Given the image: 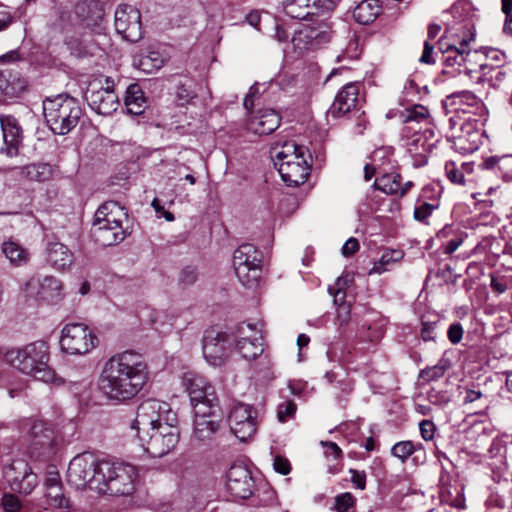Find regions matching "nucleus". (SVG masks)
<instances>
[{"instance_id":"f257e3e1","label":"nucleus","mask_w":512,"mask_h":512,"mask_svg":"<svg viewBox=\"0 0 512 512\" xmlns=\"http://www.w3.org/2000/svg\"><path fill=\"white\" fill-rule=\"evenodd\" d=\"M147 378V365L141 355L124 351L104 363L98 378V388L107 401L122 404L138 395Z\"/></svg>"},{"instance_id":"f03ea898","label":"nucleus","mask_w":512,"mask_h":512,"mask_svg":"<svg viewBox=\"0 0 512 512\" xmlns=\"http://www.w3.org/2000/svg\"><path fill=\"white\" fill-rule=\"evenodd\" d=\"M339 0H283L285 13L291 18L304 19L291 39L298 53L315 50L331 39L332 27L325 17Z\"/></svg>"},{"instance_id":"7ed1b4c3","label":"nucleus","mask_w":512,"mask_h":512,"mask_svg":"<svg viewBox=\"0 0 512 512\" xmlns=\"http://www.w3.org/2000/svg\"><path fill=\"white\" fill-rule=\"evenodd\" d=\"M49 358L48 346L42 341L13 347L4 353L6 362L21 373L44 383L61 385L63 380L49 366Z\"/></svg>"},{"instance_id":"20e7f679","label":"nucleus","mask_w":512,"mask_h":512,"mask_svg":"<svg viewBox=\"0 0 512 512\" xmlns=\"http://www.w3.org/2000/svg\"><path fill=\"white\" fill-rule=\"evenodd\" d=\"M474 41V34L469 33L463 38H448L443 36L438 41V49L442 54L441 62L443 64V73L453 75L455 73H465L467 76L477 72L474 64L478 62L481 55L477 51H472L469 47Z\"/></svg>"},{"instance_id":"39448f33","label":"nucleus","mask_w":512,"mask_h":512,"mask_svg":"<svg viewBox=\"0 0 512 512\" xmlns=\"http://www.w3.org/2000/svg\"><path fill=\"white\" fill-rule=\"evenodd\" d=\"M43 115L53 133L66 135L77 126L82 109L77 99L59 94L43 101Z\"/></svg>"},{"instance_id":"423d86ee","label":"nucleus","mask_w":512,"mask_h":512,"mask_svg":"<svg viewBox=\"0 0 512 512\" xmlns=\"http://www.w3.org/2000/svg\"><path fill=\"white\" fill-rule=\"evenodd\" d=\"M97 491L111 496H129L135 490L137 469L128 463L102 460Z\"/></svg>"},{"instance_id":"0eeeda50","label":"nucleus","mask_w":512,"mask_h":512,"mask_svg":"<svg viewBox=\"0 0 512 512\" xmlns=\"http://www.w3.org/2000/svg\"><path fill=\"white\" fill-rule=\"evenodd\" d=\"M262 252L250 243L240 245L233 254V268L239 282L247 287H256L262 276Z\"/></svg>"},{"instance_id":"6e6552de","label":"nucleus","mask_w":512,"mask_h":512,"mask_svg":"<svg viewBox=\"0 0 512 512\" xmlns=\"http://www.w3.org/2000/svg\"><path fill=\"white\" fill-rule=\"evenodd\" d=\"M169 422L178 423L177 414L170 404L157 399H147L138 406L131 429L135 430L137 435Z\"/></svg>"},{"instance_id":"1a4fd4ad","label":"nucleus","mask_w":512,"mask_h":512,"mask_svg":"<svg viewBox=\"0 0 512 512\" xmlns=\"http://www.w3.org/2000/svg\"><path fill=\"white\" fill-rule=\"evenodd\" d=\"M102 460H99L93 453L84 452L76 455L69 463L67 469V481L77 489L87 487L97 490L100 485V468Z\"/></svg>"},{"instance_id":"9d476101","label":"nucleus","mask_w":512,"mask_h":512,"mask_svg":"<svg viewBox=\"0 0 512 512\" xmlns=\"http://www.w3.org/2000/svg\"><path fill=\"white\" fill-rule=\"evenodd\" d=\"M178 423H166L146 433L137 434L141 446L152 457H163L170 453L179 442Z\"/></svg>"},{"instance_id":"9b49d317","label":"nucleus","mask_w":512,"mask_h":512,"mask_svg":"<svg viewBox=\"0 0 512 512\" xmlns=\"http://www.w3.org/2000/svg\"><path fill=\"white\" fill-rule=\"evenodd\" d=\"M97 336L84 323H68L61 331L60 347L70 355H85L97 346Z\"/></svg>"},{"instance_id":"f8f14e48","label":"nucleus","mask_w":512,"mask_h":512,"mask_svg":"<svg viewBox=\"0 0 512 512\" xmlns=\"http://www.w3.org/2000/svg\"><path fill=\"white\" fill-rule=\"evenodd\" d=\"M403 136L407 138V150L416 168L427 164L428 155L440 141L439 135L431 127L423 131L414 130L413 126H405Z\"/></svg>"},{"instance_id":"ddd939ff","label":"nucleus","mask_w":512,"mask_h":512,"mask_svg":"<svg viewBox=\"0 0 512 512\" xmlns=\"http://www.w3.org/2000/svg\"><path fill=\"white\" fill-rule=\"evenodd\" d=\"M27 425L31 455L43 459H49L55 455L57 439L53 426L38 419H29Z\"/></svg>"},{"instance_id":"4468645a","label":"nucleus","mask_w":512,"mask_h":512,"mask_svg":"<svg viewBox=\"0 0 512 512\" xmlns=\"http://www.w3.org/2000/svg\"><path fill=\"white\" fill-rule=\"evenodd\" d=\"M220 422L218 405H195L193 438L200 442L211 440L218 431Z\"/></svg>"},{"instance_id":"2eb2a0df","label":"nucleus","mask_w":512,"mask_h":512,"mask_svg":"<svg viewBox=\"0 0 512 512\" xmlns=\"http://www.w3.org/2000/svg\"><path fill=\"white\" fill-rule=\"evenodd\" d=\"M256 411L249 404L237 403L228 415L231 432L240 440L246 441L257 430Z\"/></svg>"},{"instance_id":"dca6fc26","label":"nucleus","mask_w":512,"mask_h":512,"mask_svg":"<svg viewBox=\"0 0 512 512\" xmlns=\"http://www.w3.org/2000/svg\"><path fill=\"white\" fill-rule=\"evenodd\" d=\"M115 29L126 41L137 42L142 38L140 11L128 4H119L115 11Z\"/></svg>"},{"instance_id":"f3484780","label":"nucleus","mask_w":512,"mask_h":512,"mask_svg":"<svg viewBox=\"0 0 512 512\" xmlns=\"http://www.w3.org/2000/svg\"><path fill=\"white\" fill-rule=\"evenodd\" d=\"M236 349L247 360L256 359L263 351L262 332L254 324L241 323L235 332Z\"/></svg>"},{"instance_id":"a211bd4d","label":"nucleus","mask_w":512,"mask_h":512,"mask_svg":"<svg viewBox=\"0 0 512 512\" xmlns=\"http://www.w3.org/2000/svg\"><path fill=\"white\" fill-rule=\"evenodd\" d=\"M5 476L12 490L28 495L38 485V476L23 459L12 461L5 470Z\"/></svg>"},{"instance_id":"6ab92c4d","label":"nucleus","mask_w":512,"mask_h":512,"mask_svg":"<svg viewBox=\"0 0 512 512\" xmlns=\"http://www.w3.org/2000/svg\"><path fill=\"white\" fill-rule=\"evenodd\" d=\"M229 344V337L225 332L207 330L202 345L204 358L212 366H221L228 358Z\"/></svg>"},{"instance_id":"aec40b11","label":"nucleus","mask_w":512,"mask_h":512,"mask_svg":"<svg viewBox=\"0 0 512 512\" xmlns=\"http://www.w3.org/2000/svg\"><path fill=\"white\" fill-rule=\"evenodd\" d=\"M0 126L3 137V145L0 153L7 157H15L19 154L23 143V129L18 120L12 115H0Z\"/></svg>"},{"instance_id":"412c9836","label":"nucleus","mask_w":512,"mask_h":512,"mask_svg":"<svg viewBox=\"0 0 512 512\" xmlns=\"http://www.w3.org/2000/svg\"><path fill=\"white\" fill-rule=\"evenodd\" d=\"M88 105L100 115H110L117 110L118 97L113 90V82L106 78V87L88 89L85 95Z\"/></svg>"},{"instance_id":"4be33fe9","label":"nucleus","mask_w":512,"mask_h":512,"mask_svg":"<svg viewBox=\"0 0 512 512\" xmlns=\"http://www.w3.org/2000/svg\"><path fill=\"white\" fill-rule=\"evenodd\" d=\"M227 489L232 496L239 499L249 498L254 491V480L247 467L241 464L232 465L227 472Z\"/></svg>"},{"instance_id":"5701e85b","label":"nucleus","mask_w":512,"mask_h":512,"mask_svg":"<svg viewBox=\"0 0 512 512\" xmlns=\"http://www.w3.org/2000/svg\"><path fill=\"white\" fill-rule=\"evenodd\" d=\"M183 383L194 409L197 404L218 405L213 387L202 376L186 373Z\"/></svg>"},{"instance_id":"b1692460","label":"nucleus","mask_w":512,"mask_h":512,"mask_svg":"<svg viewBox=\"0 0 512 512\" xmlns=\"http://www.w3.org/2000/svg\"><path fill=\"white\" fill-rule=\"evenodd\" d=\"M358 100L359 84L357 82H349L337 93L328 110V114L333 118L343 117L356 108Z\"/></svg>"},{"instance_id":"393cba45","label":"nucleus","mask_w":512,"mask_h":512,"mask_svg":"<svg viewBox=\"0 0 512 512\" xmlns=\"http://www.w3.org/2000/svg\"><path fill=\"white\" fill-rule=\"evenodd\" d=\"M27 288L36 290V296L48 303H57L62 299V284L53 276H45L42 279L33 277L27 282Z\"/></svg>"},{"instance_id":"a878e982","label":"nucleus","mask_w":512,"mask_h":512,"mask_svg":"<svg viewBox=\"0 0 512 512\" xmlns=\"http://www.w3.org/2000/svg\"><path fill=\"white\" fill-rule=\"evenodd\" d=\"M306 153H308L306 147L298 145L293 140L285 141L282 144L275 143L270 149V155L276 167H279L285 161L300 162L301 160H307Z\"/></svg>"},{"instance_id":"bb28decb","label":"nucleus","mask_w":512,"mask_h":512,"mask_svg":"<svg viewBox=\"0 0 512 512\" xmlns=\"http://www.w3.org/2000/svg\"><path fill=\"white\" fill-rule=\"evenodd\" d=\"M445 105L454 107L455 111L467 114H481L484 105L480 98L468 90L454 92L445 99Z\"/></svg>"},{"instance_id":"cd10ccee","label":"nucleus","mask_w":512,"mask_h":512,"mask_svg":"<svg viewBox=\"0 0 512 512\" xmlns=\"http://www.w3.org/2000/svg\"><path fill=\"white\" fill-rule=\"evenodd\" d=\"M277 170L282 180L288 186H299L306 182L311 171V164L307 160L300 162H282Z\"/></svg>"},{"instance_id":"c85d7f7f","label":"nucleus","mask_w":512,"mask_h":512,"mask_svg":"<svg viewBox=\"0 0 512 512\" xmlns=\"http://www.w3.org/2000/svg\"><path fill=\"white\" fill-rule=\"evenodd\" d=\"M281 118L273 109H262L247 122L249 131L258 135H269L280 125Z\"/></svg>"},{"instance_id":"c756f323","label":"nucleus","mask_w":512,"mask_h":512,"mask_svg":"<svg viewBox=\"0 0 512 512\" xmlns=\"http://www.w3.org/2000/svg\"><path fill=\"white\" fill-rule=\"evenodd\" d=\"M45 260L53 269L65 271L72 266L74 256L72 251L65 244L49 242L45 249Z\"/></svg>"},{"instance_id":"7c9ffc66","label":"nucleus","mask_w":512,"mask_h":512,"mask_svg":"<svg viewBox=\"0 0 512 512\" xmlns=\"http://www.w3.org/2000/svg\"><path fill=\"white\" fill-rule=\"evenodd\" d=\"M126 215L124 208L117 202L107 201L97 209L94 224L122 226L123 219L126 218Z\"/></svg>"},{"instance_id":"2f4dec72","label":"nucleus","mask_w":512,"mask_h":512,"mask_svg":"<svg viewBox=\"0 0 512 512\" xmlns=\"http://www.w3.org/2000/svg\"><path fill=\"white\" fill-rule=\"evenodd\" d=\"M91 233L94 240L104 247L118 244L126 237L123 227L114 225H95L93 223Z\"/></svg>"},{"instance_id":"473e14b6","label":"nucleus","mask_w":512,"mask_h":512,"mask_svg":"<svg viewBox=\"0 0 512 512\" xmlns=\"http://www.w3.org/2000/svg\"><path fill=\"white\" fill-rule=\"evenodd\" d=\"M445 174L450 182L465 186L474 181V164L471 162H463L458 166L453 161H448L445 164Z\"/></svg>"},{"instance_id":"72a5a7b5","label":"nucleus","mask_w":512,"mask_h":512,"mask_svg":"<svg viewBox=\"0 0 512 512\" xmlns=\"http://www.w3.org/2000/svg\"><path fill=\"white\" fill-rule=\"evenodd\" d=\"M381 10L380 0H363L355 7L353 17L359 24L367 25L376 20Z\"/></svg>"},{"instance_id":"f704fd0d","label":"nucleus","mask_w":512,"mask_h":512,"mask_svg":"<svg viewBox=\"0 0 512 512\" xmlns=\"http://www.w3.org/2000/svg\"><path fill=\"white\" fill-rule=\"evenodd\" d=\"M480 76L477 81L488 82L491 86H499L507 76L504 66L494 65L488 62L479 64Z\"/></svg>"},{"instance_id":"c9c22d12","label":"nucleus","mask_w":512,"mask_h":512,"mask_svg":"<svg viewBox=\"0 0 512 512\" xmlns=\"http://www.w3.org/2000/svg\"><path fill=\"white\" fill-rule=\"evenodd\" d=\"M144 93L137 84H132L127 88L125 96V106L127 113L131 115H141L145 110Z\"/></svg>"},{"instance_id":"e433bc0d","label":"nucleus","mask_w":512,"mask_h":512,"mask_svg":"<svg viewBox=\"0 0 512 512\" xmlns=\"http://www.w3.org/2000/svg\"><path fill=\"white\" fill-rule=\"evenodd\" d=\"M400 121L406 126H411L412 123H430V113L427 107L421 104H415L400 112Z\"/></svg>"},{"instance_id":"4c0bfd02","label":"nucleus","mask_w":512,"mask_h":512,"mask_svg":"<svg viewBox=\"0 0 512 512\" xmlns=\"http://www.w3.org/2000/svg\"><path fill=\"white\" fill-rule=\"evenodd\" d=\"M21 177L31 181H46L52 175V168L46 163H33L19 168Z\"/></svg>"},{"instance_id":"58836bf2","label":"nucleus","mask_w":512,"mask_h":512,"mask_svg":"<svg viewBox=\"0 0 512 512\" xmlns=\"http://www.w3.org/2000/svg\"><path fill=\"white\" fill-rule=\"evenodd\" d=\"M431 189L429 187H425L422 190V194L420 198L417 201V206L414 209V219L419 222L425 223L427 218L439 208V200L438 199H432L430 202H427L426 199L428 196L426 195L429 193Z\"/></svg>"},{"instance_id":"ea45409f","label":"nucleus","mask_w":512,"mask_h":512,"mask_svg":"<svg viewBox=\"0 0 512 512\" xmlns=\"http://www.w3.org/2000/svg\"><path fill=\"white\" fill-rule=\"evenodd\" d=\"M2 251L6 258L9 259L10 263L16 266L27 263L29 258L27 250L13 241L4 242Z\"/></svg>"},{"instance_id":"a19ab883","label":"nucleus","mask_w":512,"mask_h":512,"mask_svg":"<svg viewBox=\"0 0 512 512\" xmlns=\"http://www.w3.org/2000/svg\"><path fill=\"white\" fill-rule=\"evenodd\" d=\"M451 366L450 359L442 356L436 365L422 369L419 373V378L426 382L436 381L442 378Z\"/></svg>"},{"instance_id":"79ce46f5","label":"nucleus","mask_w":512,"mask_h":512,"mask_svg":"<svg viewBox=\"0 0 512 512\" xmlns=\"http://www.w3.org/2000/svg\"><path fill=\"white\" fill-rule=\"evenodd\" d=\"M404 256V253L401 250H386L381 255L378 261L373 263L372 268L369 270L368 274H382L388 270V266L392 263L400 261Z\"/></svg>"},{"instance_id":"37998d69","label":"nucleus","mask_w":512,"mask_h":512,"mask_svg":"<svg viewBox=\"0 0 512 512\" xmlns=\"http://www.w3.org/2000/svg\"><path fill=\"white\" fill-rule=\"evenodd\" d=\"M401 176L397 173L384 174L375 180V187L387 195H397L400 190Z\"/></svg>"},{"instance_id":"c03bdc74","label":"nucleus","mask_w":512,"mask_h":512,"mask_svg":"<svg viewBox=\"0 0 512 512\" xmlns=\"http://www.w3.org/2000/svg\"><path fill=\"white\" fill-rule=\"evenodd\" d=\"M45 509L67 508L69 501L62 492V486H53L46 491Z\"/></svg>"},{"instance_id":"a18cd8bd","label":"nucleus","mask_w":512,"mask_h":512,"mask_svg":"<svg viewBox=\"0 0 512 512\" xmlns=\"http://www.w3.org/2000/svg\"><path fill=\"white\" fill-rule=\"evenodd\" d=\"M340 279H338L337 285L340 286ZM345 292L338 287L334 294V302L338 305L337 307V319L341 325L348 323L350 320V305L344 301Z\"/></svg>"},{"instance_id":"49530a36","label":"nucleus","mask_w":512,"mask_h":512,"mask_svg":"<svg viewBox=\"0 0 512 512\" xmlns=\"http://www.w3.org/2000/svg\"><path fill=\"white\" fill-rule=\"evenodd\" d=\"M164 65V59L161 57L159 52H149L139 60V67L146 73H152L160 69Z\"/></svg>"},{"instance_id":"de8ad7c7","label":"nucleus","mask_w":512,"mask_h":512,"mask_svg":"<svg viewBox=\"0 0 512 512\" xmlns=\"http://www.w3.org/2000/svg\"><path fill=\"white\" fill-rule=\"evenodd\" d=\"M416 446L412 441H400L391 448V454L400 459L401 462H405L414 452Z\"/></svg>"},{"instance_id":"09e8293b","label":"nucleus","mask_w":512,"mask_h":512,"mask_svg":"<svg viewBox=\"0 0 512 512\" xmlns=\"http://www.w3.org/2000/svg\"><path fill=\"white\" fill-rule=\"evenodd\" d=\"M297 406L292 400L285 401L278 406L277 418L280 422H286L292 418L296 412Z\"/></svg>"},{"instance_id":"8fccbe9b","label":"nucleus","mask_w":512,"mask_h":512,"mask_svg":"<svg viewBox=\"0 0 512 512\" xmlns=\"http://www.w3.org/2000/svg\"><path fill=\"white\" fill-rule=\"evenodd\" d=\"M1 507L4 512H19L22 504L17 496L5 493L1 498Z\"/></svg>"},{"instance_id":"3c124183","label":"nucleus","mask_w":512,"mask_h":512,"mask_svg":"<svg viewBox=\"0 0 512 512\" xmlns=\"http://www.w3.org/2000/svg\"><path fill=\"white\" fill-rule=\"evenodd\" d=\"M354 504V496L349 492H345L336 496L334 509L337 512H346L349 508L353 507Z\"/></svg>"},{"instance_id":"603ef678","label":"nucleus","mask_w":512,"mask_h":512,"mask_svg":"<svg viewBox=\"0 0 512 512\" xmlns=\"http://www.w3.org/2000/svg\"><path fill=\"white\" fill-rule=\"evenodd\" d=\"M462 135L459 136V139L465 138V133L467 134L469 140L474 144V148L478 147V138L480 136V131L478 129H474L471 118L469 117L465 120V123L461 124Z\"/></svg>"},{"instance_id":"864d4df0","label":"nucleus","mask_w":512,"mask_h":512,"mask_svg":"<svg viewBox=\"0 0 512 512\" xmlns=\"http://www.w3.org/2000/svg\"><path fill=\"white\" fill-rule=\"evenodd\" d=\"M437 321L422 320L421 337L424 341H435Z\"/></svg>"},{"instance_id":"5fc2aeb1","label":"nucleus","mask_w":512,"mask_h":512,"mask_svg":"<svg viewBox=\"0 0 512 512\" xmlns=\"http://www.w3.org/2000/svg\"><path fill=\"white\" fill-rule=\"evenodd\" d=\"M176 96L181 105L189 103L196 97V94L184 84L177 86Z\"/></svg>"},{"instance_id":"6e6d98bb","label":"nucleus","mask_w":512,"mask_h":512,"mask_svg":"<svg viewBox=\"0 0 512 512\" xmlns=\"http://www.w3.org/2000/svg\"><path fill=\"white\" fill-rule=\"evenodd\" d=\"M447 336L452 344H458L463 337V327L460 323H453L449 326Z\"/></svg>"},{"instance_id":"4d7b16f0","label":"nucleus","mask_w":512,"mask_h":512,"mask_svg":"<svg viewBox=\"0 0 512 512\" xmlns=\"http://www.w3.org/2000/svg\"><path fill=\"white\" fill-rule=\"evenodd\" d=\"M435 430V424L431 420H423L420 422L421 436L425 441L433 439Z\"/></svg>"},{"instance_id":"13d9d810","label":"nucleus","mask_w":512,"mask_h":512,"mask_svg":"<svg viewBox=\"0 0 512 512\" xmlns=\"http://www.w3.org/2000/svg\"><path fill=\"white\" fill-rule=\"evenodd\" d=\"M273 467L276 472L282 475H287L291 471L290 462L282 456H276L274 458Z\"/></svg>"},{"instance_id":"bf43d9fd","label":"nucleus","mask_w":512,"mask_h":512,"mask_svg":"<svg viewBox=\"0 0 512 512\" xmlns=\"http://www.w3.org/2000/svg\"><path fill=\"white\" fill-rule=\"evenodd\" d=\"M321 445L325 449L324 453L326 456H331L332 458L337 459L342 454L340 447L334 442L322 441Z\"/></svg>"},{"instance_id":"052dcab7","label":"nucleus","mask_w":512,"mask_h":512,"mask_svg":"<svg viewBox=\"0 0 512 512\" xmlns=\"http://www.w3.org/2000/svg\"><path fill=\"white\" fill-rule=\"evenodd\" d=\"M351 482L360 490H364L366 487V475L365 472H359L355 469H350Z\"/></svg>"},{"instance_id":"680f3d73","label":"nucleus","mask_w":512,"mask_h":512,"mask_svg":"<svg viewBox=\"0 0 512 512\" xmlns=\"http://www.w3.org/2000/svg\"><path fill=\"white\" fill-rule=\"evenodd\" d=\"M359 249V243L356 238H349L342 246V254L345 257L353 255Z\"/></svg>"},{"instance_id":"e2e57ef3","label":"nucleus","mask_w":512,"mask_h":512,"mask_svg":"<svg viewBox=\"0 0 512 512\" xmlns=\"http://www.w3.org/2000/svg\"><path fill=\"white\" fill-rule=\"evenodd\" d=\"M197 280V274L194 269L186 268L181 272L180 282L184 286L192 285Z\"/></svg>"},{"instance_id":"0e129e2a","label":"nucleus","mask_w":512,"mask_h":512,"mask_svg":"<svg viewBox=\"0 0 512 512\" xmlns=\"http://www.w3.org/2000/svg\"><path fill=\"white\" fill-rule=\"evenodd\" d=\"M432 53H433V46L430 45L429 40H427L424 43L423 53H422L419 61L421 63H424V64H432V63H434V59L432 57Z\"/></svg>"},{"instance_id":"69168bd1","label":"nucleus","mask_w":512,"mask_h":512,"mask_svg":"<svg viewBox=\"0 0 512 512\" xmlns=\"http://www.w3.org/2000/svg\"><path fill=\"white\" fill-rule=\"evenodd\" d=\"M65 44L68 46L72 54H75L77 56L82 54V46L79 39L66 38Z\"/></svg>"},{"instance_id":"338daca9","label":"nucleus","mask_w":512,"mask_h":512,"mask_svg":"<svg viewBox=\"0 0 512 512\" xmlns=\"http://www.w3.org/2000/svg\"><path fill=\"white\" fill-rule=\"evenodd\" d=\"M355 113L357 114V122H356V126H355V133L356 134H363L364 130L366 129L368 121H367V119L365 117L364 112L359 113V111L356 110Z\"/></svg>"},{"instance_id":"774afa93","label":"nucleus","mask_w":512,"mask_h":512,"mask_svg":"<svg viewBox=\"0 0 512 512\" xmlns=\"http://www.w3.org/2000/svg\"><path fill=\"white\" fill-rule=\"evenodd\" d=\"M487 60L495 61L496 62L495 65L504 66V64L506 62V57L503 52H500L497 50H492L488 53Z\"/></svg>"}]
</instances>
